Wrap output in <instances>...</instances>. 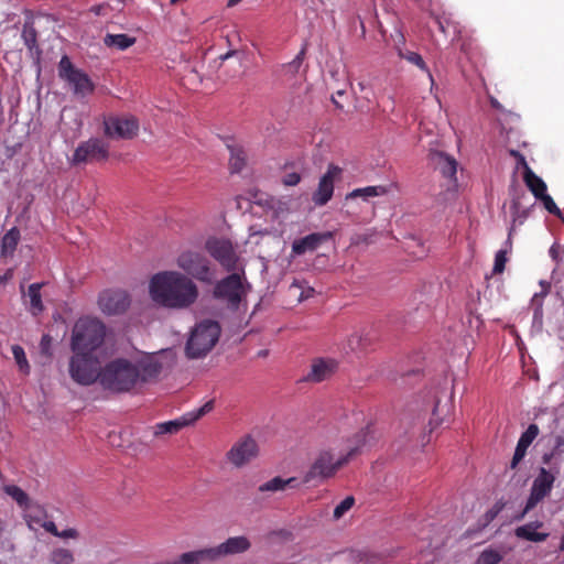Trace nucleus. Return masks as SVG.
Masks as SVG:
<instances>
[{
	"mask_svg": "<svg viewBox=\"0 0 564 564\" xmlns=\"http://www.w3.org/2000/svg\"><path fill=\"white\" fill-rule=\"evenodd\" d=\"M505 503L502 501H497L480 519V523L482 527H487L490 522H492L497 516L503 510Z\"/></svg>",
	"mask_w": 564,
	"mask_h": 564,
	"instance_id": "obj_38",
	"label": "nucleus"
},
{
	"mask_svg": "<svg viewBox=\"0 0 564 564\" xmlns=\"http://www.w3.org/2000/svg\"><path fill=\"white\" fill-rule=\"evenodd\" d=\"M105 134L112 139H132L139 131L134 117H109L104 121Z\"/></svg>",
	"mask_w": 564,
	"mask_h": 564,
	"instance_id": "obj_15",
	"label": "nucleus"
},
{
	"mask_svg": "<svg viewBox=\"0 0 564 564\" xmlns=\"http://www.w3.org/2000/svg\"><path fill=\"white\" fill-rule=\"evenodd\" d=\"M102 366L98 355H72L68 371L70 378L80 386L99 384Z\"/></svg>",
	"mask_w": 564,
	"mask_h": 564,
	"instance_id": "obj_4",
	"label": "nucleus"
},
{
	"mask_svg": "<svg viewBox=\"0 0 564 564\" xmlns=\"http://www.w3.org/2000/svg\"><path fill=\"white\" fill-rule=\"evenodd\" d=\"M306 48L305 46L297 53V55L294 57L292 62L286 64V67L292 72L296 73L302 65L304 57H305Z\"/></svg>",
	"mask_w": 564,
	"mask_h": 564,
	"instance_id": "obj_44",
	"label": "nucleus"
},
{
	"mask_svg": "<svg viewBox=\"0 0 564 564\" xmlns=\"http://www.w3.org/2000/svg\"><path fill=\"white\" fill-rule=\"evenodd\" d=\"M229 167L232 173H239L246 165L245 152L240 149L230 147Z\"/></svg>",
	"mask_w": 564,
	"mask_h": 564,
	"instance_id": "obj_32",
	"label": "nucleus"
},
{
	"mask_svg": "<svg viewBox=\"0 0 564 564\" xmlns=\"http://www.w3.org/2000/svg\"><path fill=\"white\" fill-rule=\"evenodd\" d=\"M259 454L256 440L250 435L239 438L226 453L227 460L236 468H241L253 460Z\"/></svg>",
	"mask_w": 564,
	"mask_h": 564,
	"instance_id": "obj_12",
	"label": "nucleus"
},
{
	"mask_svg": "<svg viewBox=\"0 0 564 564\" xmlns=\"http://www.w3.org/2000/svg\"><path fill=\"white\" fill-rule=\"evenodd\" d=\"M177 265L200 282L212 283L213 281L209 261L198 252H182L177 258Z\"/></svg>",
	"mask_w": 564,
	"mask_h": 564,
	"instance_id": "obj_10",
	"label": "nucleus"
},
{
	"mask_svg": "<svg viewBox=\"0 0 564 564\" xmlns=\"http://www.w3.org/2000/svg\"><path fill=\"white\" fill-rule=\"evenodd\" d=\"M56 536L58 538H63V539H75L77 538V531L75 529H66L64 531H59V534H57Z\"/></svg>",
	"mask_w": 564,
	"mask_h": 564,
	"instance_id": "obj_52",
	"label": "nucleus"
},
{
	"mask_svg": "<svg viewBox=\"0 0 564 564\" xmlns=\"http://www.w3.org/2000/svg\"><path fill=\"white\" fill-rule=\"evenodd\" d=\"M314 293V289L313 288H308L306 291H303L301 296H300V301H303L305 299H308L313 295Z\"/></svg>",
	"mask_w": 564,
	"mask_h": 564,
	"instance_id": "obj_55",
	"label": "nucleus"
},
{
	"mask_svg": "<svg viewBox=\"0 0 564 564\" xmlns=\"http://www.w3.org/2000/svg\"><path fill=\"white\" fill-rule=\"evenodd\" d=\"M388 192L389 188L388 186L384 185L366 186L361 188H355L354 191L347 194L346 199H354L358 197L368 199L370 197L386 195Z\"/></svg>",
	"mask_w": 564,
	"mask_h": 564,
	"instance_id": "obj_27",
	"label": "nucleus"
},
{
	"mask_svg": "<svg viewBox=\"0 0 564 564\" xmlns=\"http://www.w3.org/2000/svg\"><path fill=\"white\" fill-rule=\"evenodd\" d=\"M50 562L51 564H72L74 556L69 550L58 547L51 553Z\"/></svg>",
	"mask_w": 564,
	"mask_h": 564,
	"instance_id": "obj_34",
	"label": "nucleus"
},
{
	"mask_svg": "<svg viewBox=\"0 0 564 564\" xmlns=\"http://www.w3.org/2000/svg\"><path fill=\"white\" fill-rule=\"evenodd\" d=\"M14 358H15V362L19 367V370L23 375H29L30 373V365L26 359V355H14Z\"/></svg>",
	"mask_w": 564,
	"mask_h": 564,
	"instance_id": "obj_46",
	"label": "nucleus"
},
{
	"mask_svg": "<svg viewBox=\"0 0 564 564\" xmlns=\"http://www.w3.org/2000/svg\"><path fill=\"white\" fill-rule=\"evenodd\" d=\"M296 484H297V479L295 477L283 479L282 477L276 476V477L270 479L269 481L260 485L258 487V491L260 494L272 495L278 491L285 490L286 487H295Z\"/></svg>",
	"mask_w": 564,
	"mask_h": 564,
	"instance_id": "obj_24",
	"label": "nucleus"
},
{
	"mask_svg": "<svg viewBox=\"0 0 564 564\" xmlns=\"http://www.w3.org/2000/svg\"><path fill=\"white\" fill-rule=\"evenodd\" d=\"M44 283H32L29 285L28 291L24 292L21 286L23 299L25 300V304L30 313L33 316H39L44 311V305L42 302L41 289Z\"/></svg>",
	"mask_w": 564,
	"mask_h": 564,
	"instance_id": "obj_21",
	"label": "nucleus"
},
{
	"mask_svg": "<svg viewBox=\"0 0 564 564\" xmlns=\"http://www.w3.org/2000/svg\"><path fill=\"white\" fill-rule=\"evenodd\" d=\"M525 454L527 448L524 446L517 444L510 467L514 469L518 466V464L524 458Z\"/></svg>",
	"mask_w": 564,
	"mask_h": 564,
	"instance_id": "obj_45",
	"label": "nucleus"
},
{
	"mask_svg": "<svg viewBox=\"0 0 564 564\" xmlns=\"http://www.w3.org/2000/svg\"><path fill=\"white\" fill-rule=\"evenodd\" d=\"M52 343V337L50 335H43L41 338V352H47Z\"/></svg>",
	"mask_w": 564,
	"mask_h": 564,
	"instance_id": "obj_51",
	"label": "nucleus"
},
{
	"mask_svg": "<svg viewBox=\"0 0 564 564\" xmlns=\"http://www.w3.org/2000/svg\"><path fill=\"white\" fill-rule=\"evenodd\" d=\"M490 105H491L492 108H495L497 110H501L502 109V106L500 105V102L496 98H494V97L490 98Z\"/></svg>",
	"mask_w": 564,
	"mask_h": 564,
	"instance_id": "obj_57",
	"label": "nucleus"
},
{
	"mask_svg": "<svg viewBox=\"0 0 564 564\" xmlns=\"http://www.w3.org/2000/svg\"><path fill=\"white\" fill-rule=\"evenodd\" d=\"M544 523L542 521H533L524 525L518 527L514 530V534L517 538L530 542H544L550 534L547 532L536 531L538 529H541Z\"/></svg>",
	"mask_w": 564,
	"mask_h": 564,
	"instance_id": "obj_22",
	"label": "nucleus"
},
{
	"mask_svg": "<svg viewBox=\"0 0 564 564\" xmlns=\"http://www.w3.org/2000/svg\"><path fill=\"white\" fill-rule=\"evenodd\" d=\"M502 556L495 550H485L481 552L478 558V564H499Z\"/></svg>",
	"mask_w": 564,
	"mask_h": 564,
	"instance_id": "obj_41",
	"label": "nucleus"
},
{
	"mask_svg": "<svg viewBox=\"0 0 564 564\" xmlns=\"http://www.w3.org/2000/svg\"><path fill=\"white\" fill-rule=\"evenodd\" d=\"M189 423L184 415H182L181 417L176 419V420H172V421H167V422H162V423H158L153 426V435L154 436H162V435H165V434H176L177 432H180L182 429L188 426Z\"/></svg>",
	"mask_w": 564,
	"mask_h": 564,
	"instance_id": "obj_25",
	"label": "nucleus"
},
{
	"mask_svg": "<svg viewBox=\"0 0 564 564\" xmlns=\"http://www.w3.org/2000/svg\"><path fill=\"white\" fill-rule=\"evenodd\" d=\"M42 528L46 531V532H50L51 534L53 535H57L59 534V531L57 530L55 523L53 521H45L43 524H42Z\"/></svg>",
	"mask_w": 564,
	"mask_h": 564,
	"instance_id": "obj_50",
	"label": "nucleus"
},
{
	"mask_svg": "<svg viewBox=\"0 0 564 564\" xmlns=\"http://www.w3.org/2000/svg\"><path fill=\"white\" fill-rule=\"evenodd\" d=\"M246 294L247 291L239 273H231L224 278L214 289V296L226 301L231 308H237Z\"/></svg>",
	"mask_w": 564,
	"mask_h": 564,
	"instance_id": "obj_9",
	"label": "nucleus"
},
{
	"mask_svg": "<svg viewBox=\"0 0 564 564\" xmlns=\"http://www.w3.org/2000/svg\"><path fill=\"white\" fill-rule=\"evenodd\" d=\"M22 39L31 52L37 48V32L32 23H25L23 25Z\"/></svg>",
	"mask_w": 564,
	"mask_h": 564,
	"instance_id": "obj_33",
	"label": "nucleus"
},
{
	"mask_svg": "<svg viewBox=\"0 0 564 564\" xmlns=\"http://www.w3.org/2000/svg\"><path fill=\"white\" fill-rule=\"evenodd\" d=\"M251 547L250 540L245 535L228 538L225 542L214 547H206L208 561L237 555L247 552Z\"/></svg>",
	"mask_w": 564,
	"mask_h": 564,
	"instance_id": "obj_16",
	"label": "nucleus"
},
{
	"mask_svg": "<svg viewBox=\"0 0 564 564\" xmlns=\"http://www.w3.org/2000/svg\"><path fill=\"white\" fill-rule=\"evenodd\" d=\"M171 355H142L137 364L126 358L113 359L102 366L99 386L111 395L132 392L139 383L153 381L166 368Z\"/></svg>",
	"mask_w": 564,
	"mask_h": 564,
	"instance_id": "obj_1",
	"label": "nucleus"
},
{
	"mask_svg": "<svg viewBox=\"0 0 564 564\" xmlns=\"http://www.w3.org/2000/svg\"><path fill=\"white\" fill-rule=\"evenodd\" d=\"M366 435L367 433L365 431H360L356 437H357V441H358V444H364L365 441H366Z\"/></svg>",
	"mask_w": 564,
	"mask_h": 564,
	"instance_id": "obj_56",
	"label": "nucleus"
},
{
	"mask_svg": "<svg viewBox=\"0 0 564 564\" xmlns=\"http://www.w3.org/2000/svg\"><path fill=\"white\" fill-rule=\"evenodd\" d=\"M341 174V169L337 165L329 164L325 174L319 178L317 188L312 195V200L316 206L326 205L333 197L334 183Z\"/></svg>",
	"mask_w": 564,
	"mask_h": 564,
	"instance_id": "obj_17",
	"label": "nucleus"
},
{
	"mask_svg": "<svg viewBox=\"0 0 564 564\" xmlns=\"http://www.w3.org/2000/svg\"><path fill=\"white\" fill-rule=\"evenodd\" d=\"M558 549H560V551H564V535L561 539Z\"/></svg>",
	"mask_w": 564,
	"mask_h": 564,
	"instance_id": "obj_62",
	"label": "nucleus"
},
{
	"mask_svg": "<svg viewBox=\"0 0 564 564\" xmlns=\"http://www.w3.org/2000/svg\"><path fill=\"white\" fill-rule=\"evenodd\" d=\"M436 23H437V25H438L440 30H441L442 32H445L444 24H443V22H442L440 19H436Z\"/></svg>",
	"mask_w": 564,
	"mask_h": 564,
	"instance_id": "obj_60",
	"label": "nucleus"
},
{
	"mask_svg": "<svg viewBox=\"0 0 564 564\" xmlns=\"http://www.w3.org/2000/svg\"><path fill=\"white\" fill-rule=\"evenodd\" d=\"M58 76L69 85L73 94L78 98H86L95 90V84L90 77L75 67L67 55L62 56L58 63Z\"/></svg>",
	"mask_w": 564,
	"mask_h": 564,
	"instance_id": "obj_6",
	"label": "nucleus"
},
{
	"mask_svg": "<svg viewBox=\"0 0 564 564\" xmlns=\"http://www.w3.org/2000/svg\"><path fill=\"white\" fill-rule=\"evenodd\" d=\"M338 368V362L330 357L314 358L311 370L303 378V381L318 383L329 379Z\"/></svg>",
	"mask_w": 564,
	"mask_h": 564,
	"instance_id": "obj_18",
	"label": "nucleus"
},
{
	"mask_svg": "<svg viewBox=\"0 0 564 564\" xmlns=\"http://www.w3.org/2000/svg\"><path fill=\"white\" fill-rule=\"evenodd\" d=\"M509 154L517 160L518 165L522 166L524 171H527V169H531L528 165V162H527L524 155L521 154L519 151L510 150Z\"/></svg>",
	"mask_w": 564,
	"mask_h": 564,
	"instance_id": "obj_48",
	"label": "nucleus"
},
{
	"mask_svg": "<svg viewBox=\"0 0 564 564\" xmlns=\"http://www.w3.org/2000/svg\"><path fill=\"white\" fill-rule=\"evenodd\" d=\"M156 352L165 354V352H170V349H167V348H162V349L158 350Z\"/></svg>",
	"mask_w": 564,
	"mask_h": 564,
	"instance_id": "obj_63",
	"label": "nucleus"
},
{
	"mask_svg": "<svg viewBox=\"0 0 564 564\" xmlns=\"http://www.w3.org/2000/svg\"><path fill=\"white\" fill-rule=\"evenodd\" d=\"M186 358V364L188 368H192L194 370H205L209 367H213L214 360L210 357V355H184Z\"/></svg>",
	"mask_w": 564,
	"mask_h": 564,
	"instance_id": "obj_30",
	"label": "nucleus"
},
{
	"mask_svg": "<svg viewBox=\"0 0 564 564\" xmlns=\"http://www.w3.org/2000/svg\"><path fill=\"white\" fill-rule=\"evenodd\" d=\"M558 473V466H551L550 469L544 467L540 468L538 476L533 480L530 496L525 502L523 511L518 519H522L528 512L535 508L539 502L551 494Z\"/></svg>",
	"mask_w": 564,
	"mask_h": 564,
	"instance_id": "obj_8",
	"label": "nucleus"
},
{
	"mask_svg": "<svg viewBox=\"0 0 564 564\" xmlns=\"http://www.w3.org/2000/svg\"><path fill=\"white\" fill-rule=\"evenodd\" d=\"M348 348L351 351H356L358 349H362L360 337L359 336H351L348 339Z\"/></svg>",
	"mask_w": 564,
	"mask_h": 564,
	"instance_id": "obj_49",
	"label": "nucleus"
},
{
	"mask_svg": "<svg viewBox=\"0 0 564 564\" xmlns=\"http://www.w3.org/2000/svg\"><path fill=\"white\" fill-rule=\"evenodd\" d=\"M564 446V437L561 436V435H557L555 437V444H554V447L553 449L550 452V453H545L542 457V462L543 464L545 465H551V462L552 459L556 456V455H560L562 454L563 449L562 447Z\"/></svg>",
	"mask_w": 564,
	"mask_h": 564,
	"instance_id": "obj_40",
	"label": "nucleus"
},
{
	"mask_svg": "<svg viewBox=\"0 0 564 564\" xmlns=\"http://www.w3.org/2000/svg\"><path fill=\"white\" fill-rule=\"evenodd\" d=\"M539 435V426L536 424H530L528 429L521 434L518 444L524 446L527 449Z\"/></svg>",
	"mask_w": 564,
	"mask_h": 564,
	"instance_id": "obj_36",
	"label": "nucleus"
},
{
	"mask_svg": "<svg viewBox=\"0 0 564 564\" xmlns=\"http://www.w3.org/2000/svg\"><path fill=\"white\" fill-rule=\"evenodd\" d=\"M507 261H508L507 250H499L495 257L492 273L494 274L502 273L505 271Z\"/></svg>",
	"mask_w": 564,
	"mask_h": 564,
	"instance_id": "obj_43",
	"label": "nucleus"
},
{
	"mask_svg": "<svg viewBox=\"0 0 564 564\" xmlns=\"http://www.w3.org/2000/svg\"><path fill=\"white\" fill-rule=\"evenodd\" d=\"M301 175L296 172L288 173L283 177V184L286 186H295L300 183Z\"/></svg>",
	"mask_w": 564,
	"mask_h": 564,
	"instance_id": "obj_47",
	"label": "nucleus"
},
{
	"mask_svg": "<svg viewBox=\"0 0 564 564\" xmlns=\"http://www.w3.org/2000/svg\"><path fill=\"white\" fill-rule=\"evenodd\" d=\"M4 492L10 496L21 508H29L30 498L28 494L19 486L8 485L4 487Z\"/></svg>",
	"mask_w": 564,
	"mask_h": 564,
	"instance_id": "obj_31",
	"label": "nucleus"
},
{
	"mask_svg": "<svg viewBox=\"0 0 564 564\" xmlns=\"http://www.w3.org/2000/svg\"><path fill=\"white\" fill-rule=\"evenodd\" d=\"M510 212L512 217V227L509 231V238L507 243L511 247L510 236L516 225H522L529 216V209L522 208L520 199L513 198L510 205Z\"/></svg>",
	"mask_w": 564,
	"mask_h": 564,
	"instance_id": "obj_28",
	"label": "nucleus"
},
{
	"mask_svg": "<svg viewBox=\"0 0 564 564\" xmlns=\"http://www.w3.org/2000/svg\"><path fill=\"white\" fill-rule=\"evenodd\" d=\"M104 43L108 47H117L119 50H127L135 43V39L128 34H107L104 39Z\"/></svg>",
	"mask_w": 564,
	"mask_h": 564,
	"instance_id": "obj_29",
	"label": "nucleus"
},
{
	"mask_svg": "<svg viewBox=\"0 0 564 564\" xmlns=\"http://www.w3.org/2000/svg\"><path fill=\"white\" fill-rule=\"evenodd\" d=\"M21 240V232L18 227L9 229L0 241V257L12 258Z\"/></svg>",
	"mask_w": 564,
	"mask_h": 564,
	"instance_id": "obj_23",
	"label": "nucleus"
},
{
	"mask_svg": "<svg viewBox=\"0 0 564 564\" xmlns=\"http://www.w3.org/2000/svg\"><path fill=\"white\" fill-rule=\"evenodd\" d=\"M241 0H229L228 1V6L229 7H232V6H236L238 2H240Z\"/></svg>",
	"mask_w": 564,
	"mask_h": 564,
	"instance_id": "obj_61",
	"label": "nucleus"
},
{
	"mask_svg": "<svg viewBox=\"0 0 564 564\" xmlns=\"http://www.w3.org/2000/svg\"><path fill=\"white\" fill-rule=\"evenodd\" d=\"M401 56L404 59H406L408 62H410L411 64L416 65L422 70H425L429 74V77L431 78V80H433L432 74L430 73V70H429V68H427L423 57L419 53H416V52H406L405 54H401Z\"/></svg>",
	"mask_w": 564,
	"mask_h": 564,
	"instance_id": "obj_39",
	"label": "nucleus"
},
{
	"mask_svg": "<svg viewBox=\"0 0 564 564\" xmlns=\"http://www.w3.org/2000/svg\"><path fill=\"white\" fill-rule=\"evenodd\" d=\"M106 336L105 325L97 318H79L72 332L73 352H94L98 349Z\"/></svg>",
	"mask_w": 564,
	"mask_h": 564,
	"instance_id": "obj_3",
	"label": "nucleus"
},
{
	"mask_svg": "<svg viewBox=\"0 0 564 564\" xmlns=\"http://www.w3.org/2000/svg\"><path fill=\"white\" fill-rule=\"evenodd\" d=\"M7 276H0V283H3L6 281Z\"/></svg>",
	"mask_w": 564,
	"mask_h": 564,
	"instance_id": "obj_64",
	"label": "nucleus"
},
{
	"mask_svg": "<svg viewBox=\"0 0 564 564\" xmlns=\"http://www.w3.org/2000/svg\"><path fill=\"white\" fill-rule=\"evenodd\" d=\"M237 52L236 51H229L227 52L226 54L221 55L220 58L221 59H227L229 58L230 56L235 55Z\"/></svg>",
	"mask_w": 564,
	"mask_h": 564,
	"instance_id": "obj_58",
	"label": "nucleus"
},
{
	"mask_svg": "<svg viewBox=\"0 0 564 564\" xmlns=\"http://www.w3.org/2000/svg\"><path fill=\"white\" fill-rule=\"evenodd\" d=\"M151 299L169 308H186L198 297L196 284L177 271H163L154 274L149 284Z\"/></svg>",
	"mask_w": 564,
	"mask_h": 564,
	"instance_id": "obj_2",
	"label": "nucleus"
},
{
	"mask_svg": "<svg viewBox=\"0 0 564 564\" xmlns=\"http://www.w3.org/2000/svg\"><path fill=\"white\" fill-rule=\"evenodd\" d=\"M130 303V295L123 290H105L98 296V306L107 315L123 314Z\"/></svg>",
	"mask_w": 564,
	"mask_h": 564,
	"instance_id": "obj_14",
	"label": "nucleus"
},
{
	"mask_svg": "<svg viewBox=\"0 0 564 564\" xmlns=\"http://www.w3.org/2000/svg\"><path fill=\"white\" fill-rule=\"evenodd\" d=\"M429 160L444 177L454 180L457 173V161L447 153L438 150H431Z\"/></svg>",
	"mask_w": 564,
	"mask_h": 564,
	"instance_id": "obj_20",
	"label": "nucleus"
},
{
	"mask_svg": "<svg viewBox=\"0 0 564 564\" xmlns=\"http://www.w3.org/2000/svg\"><path fill=\"white\" fill-rule=\"evenodd\" d=\"M358 452V445L350 448V451L343 457L334 460L329 452H322L312 464L311 468L305 473L303 482L310 484L313 481L321 482L332 476Z\"/></svg>",
	"mask_w": 564,
	"mask_h": 564,
	"instance_id": "obj_5",
	"label": "nucleus"
},
{
	"mask_svg": "<svg viewBox=\"0 0 564 564\" xmlns=\"http://www.w3.org/2000/svg\"><path fill=\"white\" fill-rule=\"evenodd\" d=\"M334 237L332 231L313 232L305 237L295 239L292 242L291 250L294 256H302L306 252L317 250L323 243L332 240Z\"/></svg>",
	"mask_w": 564,
	"mask_h": 564,
	"instance_id": "obj_19",
	"label": "nucleus"
},
{
	"mask_svg": "<svg viewBox=\"0 0 564 564\" xmlns=\"http://www.w3.org/2000/svg\"><path fill=\"white\" fill-rule=\"evenodd\" d=\"M205 248L207 252L217 260L227 271H234L237 268L238 257L232 243L227 239L209 238Z\"/></svg>",
	"mask_w": 564,
	"mask_h": 564,
	"instance_id": "obj_13",
	"label": "nucleus"
},
{
	"mask_svg": "<svg viewBox=\"0 0 564 564\" xmlns=\"http://www.w3.org/2000/svg\"><path fill=\"white\" fill-rule=\"evenodd\" d=\"M550 256L552 257L553 260L557 261L558 260V247L553 245L551 248H550Z\"/></svg>",
	"mask_w": 564,
	"mask_h": 564,
	"instance_id": "obj_54",
	"label": "nucleus"
},
{
	"mask_svg": "<svg viewBox=\"0 0 564 564\" xmlns=\"http://www.w3.org/2000/svg\"><path fill=\"white\" fill-rule=\"evenodd\" d=\"M355 505V498L347 496L339 505H337L333 512L334 520L341 519L347 511H349Z\"/></svg>",
	"mask_w": 564,
	"mask_h": 564,
	"instance_id": "obj_37",
	"label": "nucleus"
},
{
	"mask_svg": "<svg viewBox=\"0 0 564 564\" xmlns=\"http://www.w3.org/2000/svg\"><path fill=\"white\" fill-rule=\"evenodd\" d=\"M12 352H24V350L20 346H12Z\"/></svg>",
	"mask_w": 564,
	"mask_h": 564,
	"instance_id": "obj_59",
	"label": "nucleus"
},
{
	"mask_svg": "<svg viewBox=\"0 0 564 564\" xmlns=\"http://www.w3.org/2000/svg\"><path fill=\"white\" fill-rule=\"evenodd\" d=\"M214 406H215V401L209 400L205 404H203L199 409L185 413V416H186L189 425L195 423L197 420H199L200 417H203L210 411H213Z\"/></svg>",
	"mask_w": 564,
	"mask_h": 564,
	"instance_id": "obj_35",
	"label": "nucleus"
},
{
	"mask_svg": "<svg viewBox=\"0 0 564 564\" xmlns=\"http://www.w3.org/2000/svg\"><path fill=\"white\" fill-rule=\"evenodd\" d=\"M539 200H541L543 203V206L544 208L550 213L552 214L553 216L557 217V218H562V212L561 209L557 207V205L555 204V202L553 200V198L547 194H543L542 196H540L538 198Z\"/></svg>",
	"mask_w": 564,
	"mask_h": 564,
	"instance_id": "obj_42",
	"label": "nucleus"
},
{
	"mask_svg": "<svg viewBox=\"0 0 564 564\" xmlns=\"http://www.w3.org/2000/svg\"><path fill=\"white\" fill-rule=\"evenodd\" d=\"M540 285H541L542 290H541V292H540L539 294H535V295H534V300H535L538 296H542V297H544V296H546V295L549 294V292H550V289H551V284H550V282H547V281H541V282H540Z\"/></svg>",
	"mask_w": 564,
	"mask_h": 564,
	"instance_id": "obj_53",
	"label": "nucleus"
},
{
	"mask_svg": "<svg viewBox=\"0 0 564 564\" xmlns=\"http://www.w3.org/2000/svg\"><path fill=\"white\" fill-rule=\"evenodd\" d=\"M523 181L535 198H539L540 196L546 193L547 187L545 182L540 176H538L531 169H527V171H523Z\"/></svg>",
	"mask_w": 564,
	"mask_h": 564,
	"instance_id": "obj_26",
	"label": "nucleus"
},
{
	"mask_svg": "<svg viewBox=\"0 0 564 564\" xmlns=\"http://www.w3.org/2000/svg\"><path fill=\"white\" fill-rule=\"evenodd\" d=\"M220 326L214 321H203L193 329L185 352H209L219 340Z\"/></svg>",
	"mask_w": 564,
	"mask_h": 564,
	"instance_id": "obj_7",
	"label": "nucleus"
},
{
	"mask_svg": "<svg viewBox=\"0 0 564 564\" xmlns=\"http://www.w3.org/2000/svg\"><path fill=\"white\" fill-rule=\"evenodd\" d=\"M109 156V145L104 140L91 138L87 141L79 143L75 149L70 163L79 165L94 161H104Z\"/></svg>",
	"mask_w": 564,
	"mask_h": 564,
	"instance_id": "obj_11",
	"label": "nucleus"
}]
</instances>
